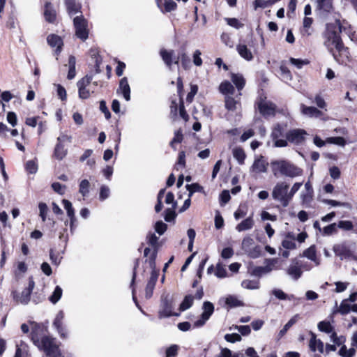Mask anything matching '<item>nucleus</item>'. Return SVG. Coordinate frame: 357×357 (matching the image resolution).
I'll list each match as a JSON object with an SVG mask.
<instances>
[{
	"mask_svg": "<svg viewBox=\"0 0 357 357\" xmlns=\"http://www.w3.org/2000/svg\"><path fill=\"white\" fill-rule=\"evenodd\" d=\"M267 165L268 163L266 162L264 158L261 156L260 158L255 159L251 167L250 171L256 174L266 172Z\"/></svg>",
	"mask_w": 357,
	"mask_h": 357,
	"instance_id": "nucleus-20",
	"label": "nucleus"
},
{
	"mask_svg": "<svg viewBox=\"0 0 357 357\" xmlns=\"http://www.w3.org/2000/svg\"><path fill=\"white\" fill-rule=\"evenodd\" d=\"M202 310L203 312L201 315V318L194 323L195 327H201L205 324L214 312V305L209 301H205L203 303Z\"/></svg>",
	"mask_w": 357,
	"mask_h": 357,
	"instance_id": "nucleus-12",
	"label": "nucleus"
},
{
	"mask_svg": "<svg viewBox=\"0 0 357 357\" xmlns=\"http://www.w3.org/2000/svg\"><path fill=\"white\" fill-rule=\"evenodd\" d=\"M338 354L342 357H353L356 354V349L353 347L348 349L345 345H342Z\"/></svg>",
	"mask_w": 357,
	"mask_h": 357,
	"instance_id": "nucleus-49",
	"label": "nucleus"
},
{
	"mask_svg": "<svg viewBox=\"0 0 357 357\" xmlns=\"http://www.w3.org/2000/svg\"><path fill=\"white\" fill-rule=\"evenodd\" d=\"M236 51L243 59L248 61H252L254 58L251 50L245 44H238L236 46Z\"/></svg>",
	"mask_w": 357,
	"mask_h": 357,
	"instance_id": "nucleus-23",
	"label": "nucleus"
},
{
	"mask_svg": "<svg viewBox=\"0 0 357 357\" xmlns=\"http://www.w3.org/2000/svg\"><path fill=\"white\" fill-rule=\"evenodd\" d=\"M215 275L218 278H226L227 276V270H226L225 266H223L220 263H218L216 265Z\"/></svg>",
	"mask_w": 357,
	"mask_h": 357,
	"instance_id": "nucleus-51",
	"label": "nucleus"
},
{
	"mask_svg": "<svg viewBox=\"0 0 357 357\" xmlns=\"http://www.w3.org/2000/svg\"><path fill=\"white\" fill-rule=\"evenodd\" d=\"M272 172L275 176L279 174L287 177L294 178L302 174V169L294 164L284 160H274L271 162Z\"/></svg>",
	"mask_w": 357,
	"mask_h": 357,
	"instance_id": "nucleus-2",
	"label": "nucleus"
},
{
	"mask_svg": "<svg viewBox=\"0 0 357 357\" xmlns=\"http://www.w3.org/2000/svg\"><path fill=\"white\" fill-rule=\"evenodd\" d=\"M160 54L165 63L170 68L173 63L174 51H168L165 49H162L160 51Z\"/></svg>",
	"mask_w": 357,
	"mask_h": 357,
	"instance_id": "nucleus-36",
	"label": "nucleus"
},
{
	"mask_svg": "<svg viewBox=\"0 0 357 357\" xmlns=\"http://www.w3.org/2000/svg\"><path fill=\"white\" fill-rule=\"evenodd\" d=\"M318 329L326 333H331L334 330L333 326L328 321H321L317 325Z\"/></svg>",
	"mask_w": 357,
	"mask_h": 357,
	"instance_id": "nucleus-43",
	"label": "nucleus"
},
{
	"mask_svg": "<svg viewBox=\"0 0 357 357\" xmlns=\"http://www.w3.org/2000/svg\"><path fill=\"white\" fill-rule=\"evenodd\" d=\"M118 91L122 93L126 101L130 100V88L126 77H123L120 80Z\"/></svg>",
	"mask_w": 357,
	"mask_h": 357,
	"instance_id": "nucleus-22",
	"label": "nucleus"
},
{
	"mask_svg": "<svg viewBox=\"0 0 357 357\" xmlns=\"http://www.w3.org/2000/svg\"><path fill=\"white\" fill-rule=\"evenodd\" d=\"M299 319L298 314H295L293 317H291L289 321L284 325L282 329H281L278 334V338H282L287 333V331L294 325L295 324Z\"/></svg>",
	"mask_w": 357,
	"mask_h": 357,
	"instance_id": "nucleus-34",
	"label": "nucleus"
},
{
	"mask_svg": "<svg viewBox=\"0 0 357 357\" xmlns=\"http://www.w3.org/2000/svg\"><path fill=\"white\" fill-rule=\"evenodd\" d=\"M272 294L278 299L280 300H291L293 296H289L287 294H286L282 290L279 289H274L272 291Z\"/></svg>",
	"mask_w": 357,
	"mask_h": 357,
	"instance_id": "nucleus-55",
	"label": "nucleus"
},
{
	"mask_svg": "<svg viewBox=\"0 0 357 357\" xmlns=\"http://www.w3.org/2000/svg\"><path fill=\"white\" fill-rule=\"evenodd\" d=\"M256 105L260 114L265 118L275 115V105L267 100L266 97L261 96L256 102Z\"/></svg>",
	"mask_w": 357,
	"mask_h": 357,
	"instance_id": "nucleus-7",
	"label": "nucleus"
},
{
	"mask_svg": "<svg viewBox=\"0 0 357 357\" xmlns=\"http://www.w3.org/2000/svg\"><path fill=\"white\" fill-rule=\"evenodd\" d=\"M278 260L277 259H266L264 261L265 265L263 266H257L254 268L252 274L259 278L268 274L273 269H275V266L278 264Z\"/></svg>",
	"mask_w": 357,
	"mask_h": 357,
	"instance_id": "nucleus-9",
	"label": "nucleus"
},
{
	"mask_svg": "<svg viewBox=\"0 0 357 357\" xmlns=\"http://www.w3.org/2000/svg\"><path fill=\"white\" fill-rule=\"evenodd\" d=\"M301 108L302 114L308 117L319 118L323 114L322 112L314 107H308L305 105H301Z\"/></svg>",
	"mask_w": 357,
	"mask_h": 357,
	"instance_id": "nucleus-25",
	"label": "nucleus"
},
{
	"mask_svg": "<svg viewBox=\"0 0 357 357\" xmlns=\"http://www.w3.org/2000/svg\"><path fill=\"white\" fill-rule=\"evenodd\" d=\"M165 189H161L157 196L158 203L155 206V210L157 213L160 212L162 208V199L164 197Z\"/></svg>",
	"mask_w": 357,
	"mask_h": 357,
	"instance_id": "nucleus-58",
	"label": "nucleus"
},
{
	"mask_svg": "<svg viewBox=\"0 0 357 357\" xmlns=\"http://www.w3.org/2000/svg\"><path fill=\"white\" fill-rule=\"evenodd\" d=\"M231 79L232 82L236 85L238 91H241L245 84V79L241 75L239 74H231Z\"/></svg>",
	"mask_w": 357,
	"mask_h": 357,
	"instance_id": "nucleus-38",
	"label": "nucleus"
},
{
	"mask_svg": "<svg viewBox=\"0 0 357 357\" xmlns=\"http://www.w3.org/2000/svg\"><path fill=\"white\" fill-rule=\"evenodd\" d=\"M254 225V221L251 217L246 218L243 220L238 225H236V229L241 232L246 230H249L252 228Z\"/></svg>",
	"mask_w": 357,
	"mask_h": 357,
	"instance_id": "nucleus-37",
	"label": "nucleus"
},
{
	"mask_svg": "<svg viewBox=\"0 0 357 357\" xmlns=\"http://www.w3.org/2000/svg\"><path fill=\"white\" fill-rule=\"evenodd\" d=\"M335 255L340 257L341 259H347L350 256V252L343 244H337L333 248Z\"/></svg>",
	"mask_w": 357,
	"mask_h": 357,
	"instance_id": "nucleus-27",
	"label": "nucleus"
},
{
	"mask_svg": "<svg viewBox=\"0 0 357 357\" xmlns=\"http://www.w3.org/2000/svg\"><path fill=\"white\" fill-rule=\"evenodd\" d=\"M64 319V312L63 310H59L53 321V326L55 328L60 337L62 338H66L67 337V331L63 324Z\"/></svg>",
	"mask_w": 357,
	"mask_h": 357,
	"instance_id": "nucleus-14",
	"label": "nucleus"
},
{
	"mask_svg": "<svg viewBox=\"0 0 357 357\" xmlns=\"http://www.w3.org/2000/svg\"><path fill=\"white\" fill-rule=\"evenodd\" d=\"M307 132L303 129H292L286 133V140L294 144H302Z\"/></svg>",
	"mask_w": 357,
	"mask_h": 357,
	"instance_id": "nucleus-13",
	"label": "nucleus"
},
{
	"mask_svg": "<svg viewBox=\"0 0 357 357\" xmlns=\"http://www.w3.org/2000/svg\"><path fill=\"white\" fill-rule=\"evenodd\" d=\"M17 349L14 357H31L29 351V347L24 342L16 344Z\"/></svg>",
	"mask_w": 357,
	"mask_h": 357,
	"instance_id": "nucleus-33",
	"label": "nucleus"
},
{
	"mask_svg": "<svg viewBox=\"0 0 357 357\" xmlns=\"http://www.w3.org/2000/svg\"><path fill=\"white\" fill-rule=\"evenodd\" d=\"M31 340L39 350L43 351L48 357H61V353L56 340L52 337L44 335L39 337L36 330L31 331Z\"/></svg>",
	"mask_w": 357,
	"mask_h": 357,
	"instance_id": "nucleus-1",
	"label": "nucleus"
},
{
	"mask_svg": "<svg viewBox=\"0 0 357 357\" xmlns=\"http://www.w3.org/2000/svg\"><path fill=\"white\" fill-rule=\"evenodd\" d=\"M146 239H147V241H148L149 244L151 245L153 247V250L155 248H156V250H158V238L156 236V235L155 234H149L147 236Z\"/></svg>",
	"mask_w": 357,
	"mask_h": 357,
	"instance_id": "nucleus-60",
	"label": "nucleus"
},
{
	"mask_svg": "<svg viewBox=\"0 0 357 357\" xmlns=\"http://www.w3.org/2000/svg\"><path fill=\"white\" fill-rule=\"evenodd\" d=\"M289 61L292 65L295 66L298 69H301L303 68V66L309 63V61L307 59H294V58H290Z\"/></svg>",
	"mask_w": 357,
	"mask_h": 357,
	"instance_id": "nucleus-57",
	"label": "nucleus"
},
{
	"mask_svg": "<svg viewBox=\"0 0 357 357\" xmlns=\"http://www.w3.org/2000/svg\"><path fill=\"white\" fill-rule=\"evenodd\" d=\"M225 340L231 343L236 342H240L241 340V336L238 333L226 334L225 335Z\"/></svg>",
	"mask_w": 357,
	"mask_h": 357,
	"instance_id": "nucleus-64",
	"label": "nucleus"
},
{
	"mask_svg": "<svg viewBox=\"0 0 357 357\" xmlns=\"http://www.w3.org/2000/svg\"><path fill=\"white\" fill-rule=\"evenodd\" d=\"M333 0H317L318 8L324 12H331L333 9Z\"/></svg>",
	"mask_w": 357,
	"mask_h": 357,
	"instance_id": "nucleus-42",
	"label": "nucleus"
},
{
	"mask_svg": "<svg viewBox=\"0 0 357 357\" xmlns=\"http://www.w3.org/2000/svg\"><path fill=\"white\" fill-rule=\"evenodd\" d=\"M173 297L169 293L164 292L161 296L158 317L160 319L172 316H178L179 314L174 312Z\"/></svg>",
	"mask_w": 357,
	"mask_h": 357,
	"instance_id": "nucleus-5",
	"label": "nucleus"
},
{
	"mask_svg": "<svg viewBox=\"0 0 357 357\" xmlns=\"http://www.w3.org/2000/svg\"><path fill=\"white\" fill-rule=\"evenodd\" d=\"M159 271H151L150 278L149 279L146 289H145V297L149 299L153 296V289L155 288L156 282L158 279Z\"/></svg>",
	"mask_w": 357,
	"mask_h": 357,
	"instance_id": "nucleus-18",
	"label": "nucleus"
},
{
	"mask_svg": "<svg viewBox=\"0 0 357 357\" xmlns=\"http://www.w3.org/2000/svg\"><path fill=\"white\" fill-rule=\"evenodd\" d=\"M91 80V76L86 75L77 82L79 98L87 99L90 97L91 93L93 92L91 91L89 89Z\"/></svg>",
	"mask_w": 357,
	"mask_h": 357,
	"instance_id": "nucleus-10",
	"label": "nucleus"
},
{
	"mask_svg": "<svg viewBox=\"0 0 357 357\" xmlns=\"http://www.w3.org/2000/svg\"><path fill=\"white\" fill-rule=\"evenodd\" d=\"M62 203L65 210L66 211L68 217L70 219H73V218L75 217V213L71 202L67 199H63Z\"/></svg>",
	"mask_w": 357,
	"mask_h": 357,
	"instance_id": "nucleus-47",
	"label": "nucleus"
},
{
	"mask_svg": "<svg viewBox=\"0 0 357 357\" xmlns=\"http://www.w3.org/2000/svg\"><path fill=\"white\" fill-rule=\"evenodd\" d=\"M225 303L230 307L243 306L244 303L236 296H229L225 299Z\"/></svg>",
	"mask_w": 357,
	"mask_h": 357,
	"instance_id": "nucleus-40",
	"label": "nucleus"
},
{
	"mask_svg": "<svg viewBox=\"0 0 357 357\" xmlns=\"http://www.w3.org/2000/svg\"><path fill=\"white\" fill-rule=\"evenodd\" d=\"M75 34L77 38L86 40L89 36V30L86 20L82 15L77 16L73 20Z\"/></svg>",
	"mask_w": 357,
	"mask_h": 357,
	"instance_id": "nucleus-8",
	"label": "nucleus"
},
{
	"mask_svg": "<svg viewBox=\"0 0 357 357\" xmlns=\"http://www.w3.org/2000/svg\"><path fill=\"white\" fill-rule=\"evenodd\" d=\"M337 231V225L335 223L331 224L326 227H325L322 233L324 236H330Z\"/></svg>",
	"mask_w": 357,
	"mask_h": 357,
	"instance_id": "nucleus-59",
	"label": "nucleus"
},
{
	"mask_svg": "<svg viewBox=\"0 0 357 357\" xmlns=\"http://www.w3.org/2000/svg\"><path fill=\"white\" fill-rule=\"evenodd\" d=\"M303 257L313 261L315 266L320 264V259L317 256L316 248L312 245L303 252Z\"/></svg>",
	"mask_w": 357,
	"mask_h": 357,
	"instance_id": "nucleus-26",
	"label": "nucleus"
},
{
	"mask_svg": "<svg viewBox=\"0 0 357 357\" xmlns=\"http://www.w3.org/2000/svg\"><path fill=\"white\" fill-rule=\"evenodd\" d=\"M351 311V305L349 303L348 299H344L338 309L333 311V313H340L341 314H346Z\"/></svg>",
	"mask_w": 357,
	"mask_h": 357,
	"instance_id": "nucleus-41",
	"label": "nucleus"
},
{
	"mask_svg": "<svg viewBox=\"0 0 357 357\" xmlns=\"http://www.w3.org/2000/svg\"><path fill=\"white\" fill-rule=\"evenodd\" d=\"M194 298L191 295L185 296L183 301L180 305L179 310L181 311H185L189 309L193 303Z\"/></svg>",
	"mask_w": 357,
	"mask_h": 357,
	"instance_id": "nucleus-46",
	"label": "nucleus"
},
{
	"mask_svg": "<svg viewBox=\"0 0 357 357\" xmlns=\"http://www.w3.org/2000/svg\"><path fill=\"white\" fill-rule=\"evenodd\" d=\"M90 183L87 179L82 180L79 185V192L86 197L89 192Z\"/></svg>",
	"mask_w": 357,
	"mask_h": 357,
	"instance_id": "nucleus-45",
	"label": "nucleus"
},
{
	"mask_svg": "<svg viewBox=\"0 0 357 357\" xmlns=\"http://www.w3.org/2000/svg\"><path fill=\"white\" fill-rule=\"evenodd\" d=\"M186 188L189 192V197H191L192 195L196 192H202L203 188L200 186L198 183H192L190 185H187Z\"/></svg>",
	"mask_w": 357,
	"mask_h": 357,
	"instance_id": "nucleus-56",
	"label": "nucleus"
},
{
	"mask_svg": "<svg viewBox=\"0 0 357 357\" xmlns=\"http://www.w3.org/2000/svg\"><path fill=\"white\" fill-rule=\"evenodd\" d=\"M310 340L309 342V347L310 350L313 352L318 351L319 354H324V342L320 340L317 338V335L310 333Z\"/></svg>",
	"mask_w": 357,
	"mask_h": 357,
	"instance_id": "nucleus-19",
	"label": "nucleus"
},
{
	"mask_svg": "<svg viewBox=\"0 0 357 357\" xmlns=\"http://www.w3.org/2000/svg\"><path fill=\"white\" fill-rule=\"evenodd\" d=\"M283 137V130L280 125L274 127L271 132V137L274 141L275 147H286L288 142L286 139H280Z\"/></svg>",
	"mask_w": 357,
	"mask_h": 357,
	"instance_id": "nucleus-15",
	"label": "nucleus"
},
{
	"mask_svg": "<svg viewBox=\"0 0 357 357\" xmlns=\"http://www.w3.org/2000/svg\"><path fill=\"white\" fill-rule=\"evenodd\" d=\"M282 245L284 248L287 250H294L296 248V243L294 241V238L289 239L285 238L282 242Z\"/></svg>",
	"mask_w": 357,
	"mask_h": 357,
	"instance_id": "nucleus-63",
	"label": "nucleus"
},
{
	"mask_svg": "<svg viewBox=\"0 0 357 357\" xmlns=\"http://www.w3.org/2000/svg\"><path fill=\"white\" fill-rule=\"evenodd\" d=\"M28 267L25 262L18 261L17 263L16 269L14 271V277L18 280L27 271Z\"/></svg>",
	"mask_w": 357,
	"mask_h": 357,
	"instance_id": "nucleus-35",
	"label": "nucleus"
},
{
	"mask_svg": "<svg viewBox=\"0 0 357 357\" xmlns=\"http://www.w3.org/2000/svg\"><path fill=\"white\" fill-rule=\"evenodd\" d=\"M340 24L339 22L328 24L324 34V45L331 53L334 52L337 47H341L342 44L340 33Z\"/></svg>",
	"mask_w": 357,
	"mask_h": 357,
	"instance_id": "nucleus-3",
	"label": "nucleus"
},
{
	"mask_svg": "<svg viewBox=\"0 0 357 357\" xmlns=\"http://www.w3.org/2000/svg\"><path fill=\"white\" fill-rule=\"evenodd\" d=\"M35 287V282L32 276L29 278V282L21 292L13 291L11 293L13 301L17 304L26 305L31 301L32 291Z\"/></svg>",
	"mask_w": 357,
	"mask_h": 357,
	"instance_id": "nucleus-6",
	"label": "nucleus"
},
{
	"mask_svg": "<svg viewBox=\"0 0 357 357\" xmlns=\"http://www.w3.org/2000/svg\"><path fill=\"white\" fill-rule=\"evenodd\" d=\"M185 153L184 151H180L178 153V161L175 165V169L179 170L185 167Z\"/></svg>",
	"mask_w": 357,
	"mask_h": 357,
	"instance_id": "nucleus-52",
	"label": "nucleus"
},
{
	"mask_svg": "<svg viewBox=\"0 0 357 357\" xmlns=\"http://www.w3.org/2000/svg\"><path fill=\"white\" fill-rule=\"evenodd\" d=\"M335 59L342 64H346L349 61V52L347 47H345L343 43L341 47H337L335 51L332 52Z\"/></svg>",
	"mask_w": 357,
	"mask_h": 357,
	"instance_id": "nucleus-17",
	"label": "nucleus"
},
{
	"mask_svg": "<svg viewBox=\"0 0 357 357\" xmlns=\"http://www.w3.org/2000/svg\"><path fill=\"white\" fill-rule=\"evenodd\" d=\"M241 96V93L239 92L238 95L236 96L237 99L231 96H225V107L228 112L225 117L227 120L230 119L229 112H236L241 109V103L239 98Z\"/></svg>",
	"mask_w": 357,
	"mask_h": 357,
	"instance_id": "nucleus-11",
	"label": "nucleus"
},
{
	"mask_svg": "<svg viewBox=\"0 0 357 357\" xmlns=\"http://www.w3.org/2000/svg\"><path fill=\"white\" fill-rule=\"evenodd\" d=\"M167 229V224L162 221H158L155 225V230L159 235H162Z\"/></svg>",
	"mask_w": 357,
	"mask_h": 357,
	"instance_id": "nucleus-61",
	"label": "nucleus"
},
{
	"mask_svg": "<svg viewBox=\"0 0 357 357\" xmlns=\"http://www.w3.org/2000/svg\"><path fill=\"white\" fill-rule=\"evenodd\" d=\"M219 90L221 93L225 95V96H232L235 91L234 86L228 81H225L222 82L219 86Z\"/></svg>",
	"mask_w": 357,
	"mask_h": 357,
	"instance_id": "nucleus-32",
	"label": "nucleus"
},
{
	"mask_svg": "<svg viewBox=\"0 0 357 357\" xmlns=\"http://www.w3.org/2000/svg\"><path fill=\"white\" fill-rule=\"evenodd\" d=\"M65 5L70 16L80 12L81 6L79 3H77L75 0H65Z\"/></svg>",
	"mask_w": 357,
	"mask_h": 357,
	"instance_id": "nucleus-29",
	"label": "nucleus"
},
{
	"mask_svg": "<svg viewBox=\"0 0 357 357\" xmlns=\"http://www.w3.org/2000/svg\"><path fill=\"white\" fill-rule=\"evenodd\" d=\"M233 156L238 161L240 165L244 163L245 159V153L243 149L236 148L233 149Z\"/></svg>",
	"mask_w": 357,
	"mask_h": 357,
	"instance_id": "nucleus-44",
	"label": "nucleus"
},
{
	"mask_svg": "<svg viewBox=\"0 0 357 357\" xmlns=\"http://www.w3.org/2000/svg\"><path fill=\"white\" fill-rule=\"evenodd\" d=\"M63 290L59 286H56L50 297V301L52 303L56 304L61 298Z\"/></svg>",
	"mask_w": 357,
	"mask_h": 357,
	"instance_id": "nucleus-48",
	"label": "nucleus"
},
{
	"mask_svg": "<svg viewBox=\"0 0 357 357\" xmlns=\"http://www.w3.org/2000/svg\"><path fill=\"white\" fill-rule=\"evenodd\" d=\"M151 252L150 248H146L144 249V255L145 257H148V259L146 260V262L149 263L150 268H151V271H158L155 268V259L157 257L158 250L156 248H155L150 255H149V253Z\"/></svg>",
	"mask_w": 357,
	"mask_h": 357,
	"instance_id": "nucleus-24",
	"label": "nucleus"
},
{
	"mask_svg": "<svg viewBox=\"0 0 357 357\" xmlns=\"http://www.w3.org/2000/svg\"><path fill=\"white\" fill-rule=\"evenodd\" d=\"M181 61L182 66L187 69L190 65V59L187 55L185 49H181L177 58H174V63L177 64Z\"/></svg>",
	"mask_w": 357,
	"mask_h": 357,
	"instance_id": "nucleus-30",
	"label": "nucleus"
},
{
	"mask_svg": "<svg viewBox=\"0 0 357 357\" xmlns=\"http://www.w3.org/2000/svg\"><path fill=\"white\" fill-rule=\"evenodd\" d=\"M110 195V190L109 187L106 185H102L100 188V194H99V199L101 201H103L106 199H107L109 197Z\"/></svg>",
	"mask_w": 357,
	"mask_h": 357,
	"instance_id": "nucleus-62",
	"label": "nucleus"
},
{
	"mask_svg": "<svg viewBox=\"0 0 357 357\" xmlns=\"http://www.w3.org/2000/svg\"><path fill=\"white\" fill-rule=\"evenodd\" d=\"M255 246L254 239L250 236H246L242 241V249L245 252H248L251 248Z\"/></svg>",
	"mask_w": 357,
	"mask_h": 357,
	"instance_id": "nucleus-50",
	"label": "nucleus"
},
{
	"mask_svg": "<svg viewBox=\"0 0 357 357\" xmlns=\"http://www.w3.org/2000/svg\"><path fill=\"white\" fill-rule=\"evenodd\" d=\"M287 273L293 280H298L303 274L302 265L298 260L294 259L287 268Z\"/></svg>",
	"mask_w": 357,
	"mask_h": 357,
	"instance_id": "nucleus-16",
	"label": "nucleus"
},
{
	"mask_svg": "<svg viewBox=\"0 0 357 357\" xmlns=\"http://www.w3.org/2000/svg\"><path fill=\"white\" fill-rule=\"evenodd\" d=\"M241 286L247 289H258L260 287V282L257 280H244L241 282Z\"/></svg>",
	"mask_w": 357,
	"mask_h": 357,
	"instance_id": "nucleus-39",
	"label": "nucleus"
},
{
	"mask_svg": "<svg viewBox=\"0 0 357 357\" xmlns=\"http://www.w3.org/2000/svg\"><path fill=\"white\" fill-rule=\"evenodd\" d=\"M67 153L68 149L65 148L64 144L57 142L54 150V157L59 160H61Z\"/></svg>",
	"mask_w": 357,
	"mask_h": 357,
	"instance_id": "nucleus-31",
	"label": "nucleus"
},
{
	"mask_svg": "<svg viewBox=\"0 0 357 357\" xmlns=\"http://www.w3.org/2000/svg\"><path fill=\"white\" fill-rule=\"evenodd\" d=\"M47 41L52 47H56L55 52L57 55L61 52L63 40L61 37L51 34L47 36Z\"/></svg>",
	"mask_w": 357,
	"mask_h": 357,
	"instance_id": "nucleus-21",
	"label": "nucleus"
},
{
	"mask_svg": "<svg viewBox=\"0 0 357 357\" xmlns=\"http://www.w3.org/2000/svg\"><path fill=\"white\" fill-rule=\"evenodd\" d=\"M183 134H182V132L181 130H178L175 131L174 137L170 142V146L174 150H176V147H175L174 144L176 143L177 144L181 143L183 140Z\"/></svg>",
	"mask_w": 357,
	"mask_h": 357,
	"instance_id": "nucleus-53",
	"label": "nucleus"
},
{
	"mask_svg": "<svg viewBox=\"0 0 357 357\" xmlns=\"http://www.w3.org/2000/svg\"><path fill=\"white\" fill-rule=\"evenodd\" d=\"M289 188V185L282 181L277 183L272 191L273 199L279 202L284 207H287L291 202Z\"/></svg>",
	"mask_w": 357,
	"mask_h": 357,
	"instance_id": "nucleus-4",
	"label": "nucleus"
},
{
	"mask_svg": "<svg viewBox=\"0 0 357 357\" xmlns=\"http://www.w3.org/2000/svg\"><path fill=\"white\" fill-rule=\"evenodd\" d=\"M44 15L45 17V20L50 23H53L56 20V11L54 9L52 3L50 2H47L45 3Z\"/></svg>",
	"mask_w": 357,
	"mask_h": 357,
	"instance_id": "nucleus-28",
	"label": "nucleus"
},
{
	"mask_svg": "<svg viewBox=\"0 0 357 357\" xmlns=\"http://www.w3.org/2000/svg\"><path fill=\"white\" fill-rule=\"evenodd\" d=\"M280 75L284 81L287 82L291 79V75L287 67L284 65H281L280 67Z\"/></svg>",
	"mask_w": 357,
	"mask_h": 357,
	"instance_id": "nucleus-54",
	"label": "nucleus"
}]
</instances>
